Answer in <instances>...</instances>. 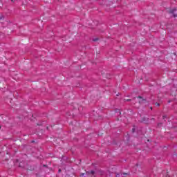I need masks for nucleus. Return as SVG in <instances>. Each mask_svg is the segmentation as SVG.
I'll return each instance as SVG.
<instances>
[{
	"label": "nucleus",
	"instance_id": "f257e3e1",
	"mask_svg": "<svg viewBox=\"0 0 177 177\" xmlns=\"http://www.w3.org/2000/svg\"><path fill=\"white\" fill-rule=\"evenodd\" d=\"M94 175L95 174V171H86V175Z\"/></svg>",
	"mask_w": 177,
	"mask_h": 177
},
{
	"label": "nucleus",
	"instance_id": "f03ea898",
	"mask_svg": "<svg viewBox=\"0 0 177 177\" xmlns=\"http://www.w3.org/2000/svg\"><path fill=\"white\" fill-rule=\"evenodd\" d=\"M139 99H141L140 101H139V103H143V102H145V100L142 99V97H138Z\"/></svg>",
	"mask_w": 177,
	"mask_h": 177
},
{
	"label": "nucleus",
	"instance_id": "7ed1b4c3",
	"mask_svg": "<svg viewBox=\"0 0 177 177\" xmlns=\"http://www.w3.org/2000/svg\"><path fill=\"white\" fill-rule=\"evenodd\" d=\"M93 41H94V42H96V41H99V39L98 38H95V39H93Z\"/></svg>",
	"mask_w": 177,
	"mask_h": 177
},
{
	"label": "nucleus",
	"instance_id": "20e7f679",
	"mask_svg": "<svg viewBox=\"0 0 177 177\" xmlns=\"http://www.w3.org/2000/svg\"><path fill=\"white\" fill-rule=\"evenodd\" d=\"M126 100V102H131V99H127V100Z\"/></svg>",
	"mask_w": 177,
	"mask_h": 177
},
{
	"label": "nucleus",
	"instance_id": "39448f33",
	"mask_svg": "<svg viewBox=\"0 0 177 177\" xmlns=\"http://www.w3.org/2000/svg\"><path fill=\"white\" fill-rule=\"evenodd\" d=\"M155 105L156 106H160V104L159 103H156Z\"/></svg>",
	"mask_w": 177,
	"mask_h": 177
},
{
	"label": "nucleus",
	"instance_id": "423d86ee",
	"mask_svg": "<svg viewBox=\"0 0 177 177\" xmlns=\"http://www.w3.org/2000/svg\"><path fill=\"white\" fill-rule=\"evenodd\" d=\"M84 175H85L84 173L81 174V176H84Z\"/></svg>",
	"mask_w": 177,
	"mask_h": 177
},
{
	"label": "nucleus",
	"instance_id": "0eeeda50",
	"mask_svg": "<svg viewBox=\"0 0 177 177\" xmlns=\"http://www.w3.org/2000/svg\"><path fill=\"white\" fill-rule=\"evenodd\" d=\"M171 13H174V11H171Z\"/></svg>",
	"mask_w": 177,
	"mask_h": 177
},
{
	"label": "nucleus",
	"instance_id": "6e6552de",
	"mask_svg": "<svg viewBox=\"0 0 177 177\" xmlns=\"http://www.w3.org/2000/svg\"><path fill=\"white\" fill-rule=\"evenodd\" d=\"M174 17H176V15H174Z\"/></svg>",
	"mask_w": 177,
	"mask_h": 177
},
{
	"label": "nucleus",
	"instance_id": "1a4fd4ad",
	"mask_svg": "<svg viewBox=\"0 0 177 177\" xmlns=\"http://www.w3.org/2000/svg\"><path fill=\"white\" fill-rule=\"evenodd\" d=\"M0 129H1V126H0Z\"/></svg>",
	"mask_w": 177,
	"mask_h": 177
}]
</instances>
